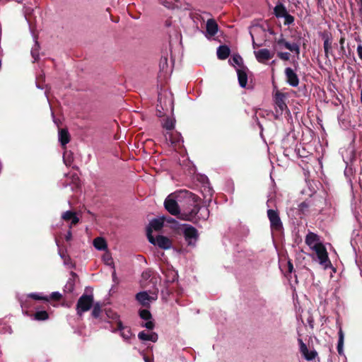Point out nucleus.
I'll list each match as a JSON object with an SVG mask.
<instances>
[{
  "label": "nucleus",
  "instance_id": "1",
  "mask_svg": "<svg viewBox=\"0 0 362 362\" xmlns=\"http://www.w3.org/2000/svg\"><path fill=\"white\" fill-rule=\"evenodd\" d=\"M178 202L182 203L184 215L189 221H205L209 216L208 208L200 206L197 197L185 190L168 195L164 202V206L172 215H177L180 212Z\"/></svg>",
  "mask_w": 362,
  "mask_h": 362
},
{
  "label": "nucleus",
  "instance_id": "2",
  "mask_svg": "<svg viewBox=\"0 0 362 362\" xmlns=\"http://www.w3.org/2000/svg\"><path fill=\"white\" fill-rule=\"evenodd\" d=\"M183 54L182 47H165L160 61V70L165 76L172 72L176 62H180Z\"/></svg>",
  "mask_w": 362,
  "mask_h": 362
},
{
  "label": "nucleus",
  "instance_id": "3",
  "mask_svg": "<svg viewBox=\"0 0 362 362\" xmlns=\"http://www.w3.org/2000/svg\"><path fill=\"white\" fill-rule=\"evenodd\" d=\"M229 62L235 68L238 83L240 87L245 88L247 83L249 70L243 64V60L239 54H233L229 59Z\"/></svg>",
  "mask_w": 362,
  "mask_h": 362
},
{
  "label": "nucleus",
  "instance_id": "4",
  "mask_svg": "<svg viewBox=\"0 0 362 362\" xmlns=\"http://www.w3.org/2000/svg\"><path fill=\"white\" fill-rule=\"evenodd\" d=\"M310 249L314 252L316 256L314 259L316 260L324 269H327L332 267L327 249L322 242L318 243L317 245L312 246Z\"/></svg>",
  "mask_w": 362,
  "mask_h": 362
},
{
  "label": "nucleus",
  "instance_id": "5",
  "mask_svg": "<svg viewBox=\"0 0 362 362\" xmlns=\"http://www.w3.org/2000/svg\"><path fill=\"white\" fill-rule=\"evenodd\" d=\"M250 33L253 40L255 37L270 38V36L274 35V32L266 21L253 24L250 28Z\"/></svg>",
  "mask_w": 362,
  "mask_h": 362
},
{
  "label": "nucleus",
  "instance_id": "6",
  "mask_svg": "<svg viewBox=\"0 0 362 362\" xmlns=\"http://www.w3.org/2000/svg\"><path fill=\"white\" fill-rule=\"evenodd\" d=\"M182 230L187 245L194 247L199 238L197 230L190 225H184Z\"/></svg>",
  "mask_w": 362,
  "mask_h": 362
},
{
  "label": "nucleus",
  "instance_id": "7",
  "mask_svg": "<svg viewBox=\"0 0 362 362\" xmlns=\"http://www.w3.org/2000/svg\"><path fill=\"white\" fill-rule=\"evenodd\" d=\"M93 303V296L92 295L81 296L76 305L77 314L81 315L83 313L90 310Z\"/></svg>",
  "mask_w": 362,
  "mask_h": 362
},
{
  "label": "nucleus",
  "instance_id": "8",
  "mask_svg": "<svg viewBox=\"0 0 362 362\" xmlns=\"http://www.w3.org/2000/svg\"><path fill=\"white\" fill-rule=\"evenodd\" d=\"M148 241L163 250H168L172 247V243L169 238L163 235H158L156 238L151 234L150 230L148 231Z\"/></svg>",
  "mask_w": 362,
  "mask_h": 362
},
{
  "label": "nucleus",
  "instance_id": "9",
  "mask_svg": "<svg viewBox=\"0 0 362 362\" xmlns=\"http://www.w3.org/2000/svg\"><path fill=\"white\" fill-rule=\"evenodd\" d=\"M267 216L270 222L272 230L281 231L283 229V224L279 213L274 209L267 210Z\"/></svg>",
  "mask_w": 362,
  "mask_h": 362
},
{
  "label": "nucleus",
  "instance_id": "10",
  "mask_svg": "<svg viewBox=\"0 0 362 362\" xmlns=\"http://www.w3.org/2000/svg\"><path fill=\"white\" fill-rule=\"evenodd\" d=\"M158 298L157 293L147 291H141L136 296V299L143 306H148L152 302L155 301Z\"/></svg>",
  "mask_w": 362,
  "mask_h": 362
},
{
  "label": "nucleus",
  "instance_id": "11",
  "mask_svg": "<svg viewBox=\"0 0 362 362\" xmlns=\"http://www.w3.org/2000/svg\"><path fill=\"white\" fill-rule=\"evenodd\" d=\"M286 95L284 93L276 92L274 96L276 114L282 115L283 112L288 110L285 103Z\"/></svg>",
  "mask_w": 362,
  "mask_h": 362
},
{
  "label": "nucleus",
  "instance_id": "12",
  "mask_svg": "<svg viewBox=\"0 0 362 362\" xmlns=\"http://www.w3.org/2000/svg\"><path fill=\"white\" fill-rule=\"evenodd\" d=\"M111 332L113 333L119 332L120 336L126 341H128L133 335L130 327L124 326L122 321H118L117 326L116 328H112Z\"/></svg>",
  "mask_w": 362,
  "mask_h": 362
},
{
  "label": "nucleus",
  "instance_id": "13",
  "mask_svg": "<svg viewBox=\"0 0 362 362\" xmlns=\"http://www.w3.org/2000/svg\"><path fill=\"white\" fill-rule=\"evenodd\" d=\"M285 75L286 77V81L290 86L293 87H296L298 86V77L291 68L288 67L285 69Z\"/></svg>",
  "mask_w": 362,
  "mask_h": 362
},
{
  "label": "nucleus",
  "instance_id": "14",
  "mask_svg": "<svg viewBox=\"0 0 362 362\" xmlns=\"http://www.w3.org/2000/svg\"><path fill=\"white\" fill-rule=\"evenodd\" d=\"M257 60L260 63H265L267 60L273 57L274 54L267 49H262L255 52Z\"/></svg>",
  "mask_w": 362,
  "mask_h": 362
},
{
  "label": "nucleus",
  "instance_id": "15",
  "mask_svg": "<svg viewBox=\"0 0 362 362\" xmlns=\"http://www.w3.org/2000/svg\"><path fill=\"white\" fill-rule=\"evenodd\" d=\"M298 342L300 344V351L304 358L308 361H311L314 359L317 355V353L315 351H309L306 344L303 343V340L299 339Z\"/></svg>",
  "mask_w": 362,
  "mask_h": 362
},
{
  "label": "nucleus",
  "instance_id": "16",
  "mask_svg": "<svg viewBox=\"0 0 362 362\" xmlns=\"http://www.w3.org/2000/svg\"><path fill=\"white\" fill-rule=\"evenodd\" d=\"M218 30V26L216 22L213 18L207 20L206 23V37H211L214 36Z\"/></svg>",
  "mask_w": 362,
  "mask_h": 362
},
{
  "label": "nucleus",
  "instance_id": "17",
  "mask_svg": "<svg viewBox=\"0 0 362 362\" xmlns=\"http://www.w3.org/2000/svg\"><path fill=\"white\" fill-rule=\"evenodd\" d=\"M163 223H164V220L163 218H154V219L151 220L149 223L148 226L147 227L146 234L148 235V231L149 230L151 231V234H152L153 230H160L163 228Z\"/></svg>",
  "mask_w": 362,
  "mask_h": 362
},
{
  "label": "nucleus",
  "instance_id": "18",
  "mask_svg": "<svg viewBox=\"0 0 362 362\" xmlns=\"http://www.w3.org/2000/svg\"><path fill=\"white\" fill-rule=\"evenodd\" d=\"M62 218L66 221H71L69 228H71L72 226L77 224L79 221V218L76 216V214L71 211H66L63 213L62 215Z\"/></svg>",
  "mask_w": 362,
  "mask_h": 362
},
{
  "label": "nucleus",
  "instance_id": "19",
  "mask_svg": "<svg viewBox=\"0 0 362 362\" xmlns=\"http://www.w3.org/2000/svg\"><path fill=\"white\" fill-rule=\"evenodd\" d=\"M305 242L306 245L310 248L312 246L317 245L318 243H321L322 241H321L319 235H317V234H315L313 232H309L305 236Z\"/></svg>",
  "mask_w": 362,
  "mask_h": 362
},
{
  "label": "nucleus",
  "instance_id": "20",
  "mask_svg": "<svg viewBox=\"0 0 362 362\" xmlns=\"http://www.w3.org/2000/svg\"><path fill=\"white\" fill-rule=\"evenodd\" d=\"M138 338L141 341H150L152 342H156L158 339V336L156 332L146 333L144 331L140 332L138 334Z\"/></svg>",
  "mask_w": 362,
  "mask_h": 362
},
{
  "label": "nucleus",
  "instance_id": "21",
  "mask_svg": "<svg viewBox=\"0 0 362 362\" xmlns=\"http://www.w3.org/2000/svg\"><path fill=\"white\" fill-rule=\"evenodd\" d=\"M288 13L286 6L281 3L278 2L274 8V14L277 18H284Z\"/></svg>",
  "mask_w": 362,
  "mask_h": 362
},
{
  "label": "nucleus",
  "instance_id": "22",
  "mask_svg": "<svg viewBox=\"0 0 362 362\" xmlns=\"http://www.w3.org/2000/svg\"><path fill=\"white\" fill-rule=\"evenodd\" d=\"M338 343H337V352L340 356H344V334L341 329V327H339V332H338Z\"/></svg>",
  "mask_w": 362,
  "mask_h": 362
},
{
  "label": "nucleus",
  "instance_id": "23",
  "mask_svg": "<svg viewBox=\"0 0 362 362\" xmlns=\"http://www.w3.org/2000/svg\"><path fill=\"white\" fill-rule=\"evenodd\" d=\"M93 246L98 250H107V245L105 240L102 237H98L93 240Z\"/></svg>",
  "mask_w": 362,
  "mask_h": 362
},
{
  "label": "nucleus",
  "instance_id": "24",
  "mask_svg": "<svg viewBox=\"0 0 362 362\" xmlns=\"http://www.w3.org/2000/svg\"><path fill=\"white\" fill-rule=\"evenodd\" d=\"M229 47H218L217 56L220 59H226L230 54Z\"/></svg>",
  "mask_w": 362,
  "mask_h": 362
},
{
  "label": "nucleus",
  "instance_id": "25",
  "mask_svg": "<svg viewBox=\"0 0 362 362\" xmlns=\"http://www.w3.org/2000/svg\"><path fill=\"white\" fill-rule=\"evenodd\" d=\"M59 140L62 146H65L69 141V134L67 130L62 129L59 131Z\"/></svg>",
  "mask_w": 362,
  "mask_h": 362
},
{
  "label": "nucleus",
  "instance_id": "26",
  "mask_svg": "<svg viewBox=\"0 0 362 362\" xmlns=\"http://www.w3.org/2000/svg\"><path fill=\"white\" fill-rule=\"evenodd\" d=\"M105 313H106V315H107V317L112 320V322H115L116 323V327L117 326V322L118 321H121L120 319H119V315L114 312L112 310H107L105 311Z\"/></svg>",
  "mask_w": 362,
  "mask_h": 362
},
{
  "label": "nucleus",
  "instance_id": "27",
  "mask_svg": "<svg viewBox=\"0 0 362 362\" xmlns=\"http://www.w3.org/2000/svg\"><path fill=\"white\" fill-rule=\"evenodd\" d=\"M28 297L37 300L48 301L49 299L48 296L43 295L42 293H30L28 295Z\"/></svg>",
  "mask_w": 362,
  "mask_h": 362
},
{
  "label": "nucleus",
  "instance_id": "28",
  "mask_svg": "<svg viewBox=\"0 0 362 362\" xmlns=\"http://www.w3.org/2000/svg\"><path fill=\"white\" fill-rule=\"evenodd\" d=\"M163 127L167 130L173 129L175 127V119L169 117L166 118L163 123Z\"/></svg>",
  "mask_w": 362,
  "mask_h": 362
},
{
  "label": "nucleus",
  "instance_id": "29",
  "mask_svg": "<svg viewBox=\"0 0 362 362\" xmlns=\"http://www.w3.org/2000/svg\"><path fill=\"white\" fill-rule=\"evenodd\" d=\"M103 261L106 265L113 267L114 262L111 255L109 252H105L102 257Z\"/></svg>",
  "mask_w": 362,
  "mask_h": 362
},
{
  "label": "nucleus",
  "instance_id": "30",
  "mask_svg": "<svg viewBox=\"0 0 362 362\" xmlns=\"http://www.w3.org/2000/svg\"><path fill=\"white\" fill-rule=\"evenodd\" d=\"M48 318V314L46 311H37L35 314V319L37 320H45Z\"/></svg>",
  "mask_w": 362,
  "mask_h": 362
},
{
  "label": "nucleus",
  "instance_id": "31",
  "mask_svg": "<svg viewBox=\"0 0 362 362\" xmlns=\"http://www.w3.org/2000/svg\"><path fill=\"white\" fill-rule=\"evenodd\" d=\"M64 163L66 166H69L72 162V153L70 151H66L63 156Z\"/></svg>",
  "mask_w": 362,
  "mask_h": 362
},
{
  "label": "nucleus",
  "instance_id": "32",
  "mask_svg": "<svg viewBox=\"0 0 362 362\" xmlns=\"http://www.w3.org/2000/svg\"><path fill=\"white\" fill-rule=\"evenodd\" d=\"M100 313H101V306H100V304L99 303H96L93 305V310H92V315L95 318H98L100 315Z\"/></svg>",
  "mask_w": 362,
  "mask_h": 362
},
{
  "label": "nucleus",
  "instance_id": "33",
  "mask_svg": "<svg viewBox=\"0 0 362 362\" xmlns=\"http://www.w3.org/2000/svg\"><path fill=\"white\" fill-rule=\"evenodd\" d=\"M139 315H140L141 318L143 319L144 320H151V318H152L151 313L147 310H140Z\"/></svg>",
  "mask_w": 362,
  "mask_h": 362
},
{
  "label": "nucleus",
  "instance_id": "34",
  "mask_svg": "<svg viewBox=\"0 0 362 362\" xmlns=\"http://www.w3.org/2000/svg\"><path fill=\"white\" fill-rule=\"evenodd\" d=\"M284 23L286 25H290L294 22V17L290 15L288 13L285 16H284Z\"/></svg>",
  "mask_w": 362,
  "mask_h": 362
},
{
  "label": "nucleus",
  "instance_id": "35",
  "mask_svg": "<svg viewBox=\"0 0 362 362\" xmlns=\"http://www.w3.org/2000/svg\"><path fill=\"white\" fill-rule=\"evenodd\" d=\"M40 47H34L32 48L30 52H31V54L33 56V57L34 58V60L36 61L39 58V49H40Z\"/></svg>",
  "mask_w": 362,
  "mask_h": 362
},
{
  "label": "nucleus",
  "instance_id": "36",
  "mask_svg": "<svg viewBox=\"0 0 362 362\" xmlns=\"http://www.w3.org/2000/svg\"><path fill=\"white\" fill-rule=\"evenodd\" d=\"M146 322L141 325L142 327L148 329L152 330L154 328V323L151 320H146Z\"/></svg>",
  "mask_w": 362,
  "mask_h": 362
},
{
  "label": "nucleus",
  "instance_id": "37",
  "mask_svg": "<svg viewBox=\"0 0 362 362\" xmlns=\"http://www.w3.org/2000/svg\"><path fill=\"white\" fill-rule=\"evenodd\" d=\"M309 207V205L307 202H302L299 204V210L302 213H305L307 210V209Z\"/></svg>",
  "mask_w": 362,
  "mask_h": 362
},
{
  "label": "nucleus",
  "instance_id": "38",
  "mask_svg": "<svg viewBox=\"0 0 362 362\" xmlns=\"http://www.w3.org/2000/svg\"><path fill=\"white\" fill-rule=\"evenodd\" d=\"M279 56L281 59L284 60H288L290 58V53L289 52H279Z\"/></svg>",
  "mask_w": 362,
  "mask_h": 362
},
{
  "label": "nucleus",
  "instance_id": "39",
  "mask_svg": "<svg viewBox=\"0 0 362 362\" xmlns=\"http://www.w3.org/2000/svg\"><path fill=\"white\" fill-rule=\"evenodd\" d=\"M62 298V294L59 292H52L51 294V298L54 300H59Z\"/></svg>",
  "mask_w": 362,
  "mask_h": 362
},
{
  "label": "nucleus",
  "instance_id": "40",
  "mask_svg": "<svg viewBox=\"0 0 362 362\" xmlns=\"http://www.w3.org/2000/svg\"><path fill=\"white\" fill-rule=\"evenodd\" d=\"M66 290H68L69 292H71L74 289V284L71 281H69L67 284L65 286Z\"/></svg>",
  "mask_w": 362,
  "mask_h": 362
},
{
  "label": "nucleus",
  "instance_id": "41",
  "mask_svg": "<svg viewBox=\"0 0 362 362\" xmlns=\"http://www.w3.org/2000/svg\"><path fill=\"white\" fill-rule=\"evenodd\" d=\"M71 238H72V233H71V230H69L65 236V239L66 241H70L71 240Z\"/></svg>",
  "mask_w": 362,
  "mask_h": 362
},
{
  "label": "nucleus",
  "instance_id": "42",
  "mask_svg": "<svg viewBox=\"0 0 362 362\" xmlns=\"http://www.w3.org/2000/svg\"><path fill=\"white\" fill-rule=\"evenodd\" d=\"M291 51L296 52V53H299V47H287Z\"/></svg>",
  "mask_w": 362,
  "mask_h": 362
},
{
  "label": "nucleus",
  "instance_id": "43",
  "mask_svg": "<svg viewBox=\"0 0 362 362\" xmlns=\"http://www.w3.org/2000/svg\"><path fill=\"white\" fill-rule=\"evenodd\" d=\"M357 52L359 57L362 59V47H357Z\"/></svg>",
  "mask_w": 362,
  "mask_h": 362
},
{
  "label": "nucleus",
  "instance_id": "44",
  "mask_svg": "<svg viewBox=\"0 0 362 362\" xmlns=\"http://www.w3.org/2000/svg\"><path fill=\"white\" fill-rule=\"evenodd\" d=\"M325 53H328L332 48V47H324Z\"/></svg>",
  "mask_w": 362,
  "mask_h": 362
},
{
  "label": "nucleus",
  "instance_id": "45",
  "mask_svg": "<svg viewBox=\"0 0 362 362\" xmlns=\"http://www.w3.org/2000/svg\"><path fill=\"white\" fill-rule=\"evenodd\" d=\"M144 360L145 362H153L151 359L148 358L146 356H144Z\"/></svg>",
  "mask_w": 362,
  "mask_h": 362
},
{
  "label": "nucleus",
  "instance_id": "46",
  "mask_svg": "<svg viewBox=\"0 0 362 362\" xmlns=\"http://www.w3.org/2000/svg\"><path fill=\"white\" fill-rule=\"evenodd\" d=\"M293 265L291 262H288V269H289V272H291L292 270H293Z\"/></svg>",
  "mask_w": 362,
  "mask_h": 362
},
{
  "label": "nucleus",
  "instance_id": "47",
  "mask_svg": "<svg viewBox=\"0 0 362 362\" xmlns=\"http://www.w3.org/2000/svg\"><path fill=\"white\" fill-rule=\"evenodd\" d=\"M115 274H115V271L114 270V271H113V273H112V276H113V277H115Z\"/></svg>",
  "mask_w": 362,
  "mask_h": 362
},
{
  "label": "nucleus",
  "instance_id": "48",
  "mask_svg": "<svg viewBox=\"0 0 362 362\" xmlns=\"http://www.w3.org/2000/svg\"><path fill=\"white\" fill-rule=\"evenodd\" d=\"M327 43H328V42H327V40H326V41L325 42V43H324V45H327Z\"/></svg>",
  "mask_w": 362,
  "mask_h": 362
},
{
  "label": "nucleus",
  "instance_id": "49",
  "mask_svg": "<svg viewBox=\"0 0 362 362\" xmlns=\"http://www.w3.org/2000/svg\"><path fill=\"white\" fill-rule=\"evenodd\" d=\"M284 45L288 46V45H290L286 42V43L284 44Z\"/></svg>",
  "mask_w": 362,
  "mask_h": 362
},
{
  "label": "nucleus",
  "instance_id": "50",
  "mask_svg": "<svg viewBox=\"0 0 362 362\" xmlns=\"http://www.w3.org/2000/svg\"><path fill=\"white\" fill-rule=\"evenodd\" d=\"M37 87L38 88H41L39 85H37Z\"/></svg>",
  "mask_w": 362,
  "mask_h": 362
}]
</instances>
